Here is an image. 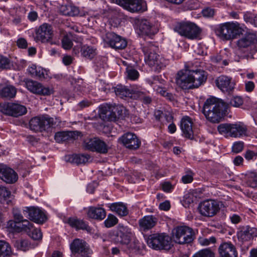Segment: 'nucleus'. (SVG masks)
Returning <instances> with one entry per match:
<instances>
[{
  "label": "nucleus",
  "instance_id": "f257e3e1",
  "mask_svg": "<svg viewBox=\"0 0 257 257\" xmlns=\"http://www.w3.org/2000/svg\"><path fill=\"white\" fill-rule=\"evenodd\" d=\"M226 109V105L221 100L211 97L204 102L203 112L209 121L218 123L223 117Z\"/></svg>",
  "mask_w": 257,
  "mask_h": 257
},
{
  "label": "nucleus",
  "instance_id": "f03ea898",
  "mask_svg": "<svg viewBox=\"0 0 257 257\" xmlns=\"http://www.w3.org/2000/svg\"><path fill=\"white\" fill-rule=\"evenodd\" d=\"M142 49L145 56L146 62L152 70L160 72L166 67L168 63L167 60L156 53L157 47L152 44H147L144 46Z\"/></svg>",
  "mask_w": 257,
  "mask_h": 257
},
{
  "label": "nucleus",
  "instance_id": "7ed1b4c3",
  "mask_svg": "<svg viewBox=\"0 0 257 257\" xmlns=\"http://www.w3.org/2000/svg\"><path fill=\"white\" fill-rule=\"evenodd\" d=\"M243 30L237 22H226L221 24L215 29L217 36L222 39L229 40L235 39L242 34Z\"/></svg>",
  "mask_w": 257,
  "mask_h": 257
},
{
  "label": "nucleus",
  "instance_id": "20e7f679",
  "mask_svg": "<svg viewBox=\"0 0 257 257\" xmlns=\"http://www.w3.org/2000/svg\"><path fill=\"white\" fill-rule=\"evenodd\" d=\"M219 133L226 137L240 138L246 136L247 128L241 122L221 123L217 126Z\"/></svg>",
  "mask_w": 257,
  "mask_h": 257
},
{
  "label": "nucleus",
  "instance_id": "39448f33",
  "mask_svg": "<svg viewBox=\"0 0 257 257\" xmlns=\"http://www.w3.org/2000/svg\"><path fill=\"white\" fill-rule=\"evenodd\" d=\"M55 124L54 118L47 114L34 117L29 122L30 128L35 132H49Z\"/></svg>",
  "mask_w": 257,
  "mask_h": 257
},
{
  "label": "nucleus",
  "instance_id": "423d86ee",
  "mask_svg": "<svg viewBox=\"0 0 257 257\" xmlns=\"http://www.w3.org/2000/svg\"><path fill=\"white\" fill-rule=\"evenodd\" d=\"M174 30L181 36L190 40L199 38L201 32V30L196 24L191 22L178 23Z\"/></svg>",
  "mask_w": 257,
  "mask_h": 257
},
{
  "label": "nucleus",
  "instance_id": "0eeeda50",
  "mask_svg": "<svg viewBox=\"0 0 257 257\" xmlns=\"http://www.w3.org/2000/svg\"><path fill=\"white\" fill-rule=\"evenodd\" d=\"M147 242L150 247L156 250L169 249L171 245L170 237L164 233L151 234Z\"/></svg>",
  "mask_w": 257,
  "mask_h": 257
},
{
  "label": "nucleus",
  "instance_id": "6e6552de",
  "mask_svg": "<svg viewBox=\"0 0 257 257\" xmlns=\"http://www.w3.org/2000/svg\"><path fill=\"white\" fill-rule=\"evenodd\" d=\"M173 238L175 242L179 244L189 243L194 239V232L188 226H177L173 231Z\"/></svg>",
  "mask_w": 257,
  "mask_h": 257
},
{
  "label": "nucleus",
  "instance_id": "1a4fd4ad",
  "mask_svg": "<svg viewBox=\"0 0 257 257\" xmlns=\"http://www.w3.org/2000/svg\"><path fill=\"white\" fill-rule=\"evenodd\" d=\"M132 233L131 229L127 226L119 225L117 230L111 235L112 241L116 244L126 246L132 248L131 241Z\"/></svg>",
  "mask_w": 257,
  "mask_h": 257
},
{
  "label": "nucleus",
  "instance_id": "9d476101",
  "mask_svg": "<svg viewBox=\"0 0 257 257\" xmlns=\"http://www.w3.org/2000/svg\"><path fill=\"white\" fill-rule=\"evenodd\" d=\"M25 86L31 93L43 96H48L53 93V89L44 85L41 83L32 79L24 81Z\"/></svg>",
  "mask_w": 257,
  "mask_h": 257
},
{
  "label": "nucleus",
  "instance_id": "9b49d317",
  "mask_svg": "<svg viewBox=\"0 0 257 257\" xmlns=\"http://www.w3.org/2000/svg\"><path fill=\"white\" fill-rule=\"evenodd\" d=\"M83 147L86 150L100 154H106L109 149L108 145L99 138L85 139Z\"/></svg>",
  "mask_w": 257,
  "mask_h": 257
},
{
  "label": "nucleus",
  "instance_id": "f8f14e48",
  "mask_svg": "<svg viewBox=\"0 0 257 257\" xmlns=\"http://www.w3.org/2000/svg\"><path fill=\"white\" fill-rule=\"evenodd\" d=\"M0 111L8 115L18 117L25 114L27 112V108L19 104L5 103L0 104Z\"/></svg>",
  "mask_w": 257,
  "mask_h": 257
},
{
  "label": "nucleus",
  "instance_id": "ddd939ff",
  "mask_svg": "<svg viewBox=\"0 0 257 257\" xmlns=\"http://www.w3.org/2000/svg\"><path fill=\"white\" fill-rule=\"evenodd\" d=\"M23 213L31 220L37 223H43L47 219L45 212L37 207H25Z\"/></svg>",
  "mask_w": 257,
  "mask_h": 257
},
{
  "label": "nucleus",
  "instance_id": "4468645a",
  "mask_svg": "<svg viewBox=\"0 0 257 257\" xmlns=\"http://www.w3.org/2000/svg\"><path fill=\"white\" fill-rule=\"evenodd\" d=\"M220 209L219 203L213 200H207L199 205V210L200 214L206 217H212Z\"/></svg>",
  "mask_w": 257,
  "mask_h": 257
},
{
  "label": "nucleus",
  "instance_id": "2eb2a0df",
  "mask_svg": "<svg viewBox=\"0 0 257 257\" xmlns=\"http://www.w3.org/2000/svg\"><path fill=\"white\" fill-rule=\"evenodd\" d=\"M70 248L72 254H78L80 257H86L92 253L89 245L84 240L76 238L73 240L70 245Z\"/></svg>",
  "mask_w": 257,
  "mask_h": 257
},
{
  "label": "nucleus",
  "instance_id": "dca6fc26",
  "mask_svg": "<svg viewBox=\"0 0 257 257\" xmlns=\"http://www.w3.org/2000/svg\"><path fill=\"white\" fill-rule=\"evenodd\" d=\"M104 41L111 48L122 50L127 46V41L121 37L113 32H107L103 38Z\"/></svg>",
  "mask_w": 257,
  "mask_h": 257
},
{
  "label": "nucleus",
  "instance_id": "f3484780",
  "mask_svg": "<svg viewBox=\"0 0 257 257\" xmlns=\"http://www.w3.org/2000/svg\"><path fill=\"white\" fill-rule=\"evenodd\" d=\"M118 142L126 148L131 150L138 149L141 144V141L136 135L132 133H127L123 134L119 138Z\"/></svg>",
  "mask_w": 257,
  "mask_h": 257
},
{
  "label": "nucleus",
  "instance_id": "a211bd4d",
  "mask_svg": "<svg viewBox=\"0 0 257 257\" xmlns=\"http://www.w3.org/2000/svg\"><path fill=\"white\" fill-rule=\"evenodd\" d=\"M53 35V30L50 25L44 23L36 31L35 40L37 42L45 43L48 42Z\"/></svg>",
  "mask_w": 257,
  "mask_h": 257
},
{
  "label": "nucleus",
  "instance_id": "6ab92c4d",
  "mask_svg": "<svg viewBox=\"0 0 257 257\" xmlns=\"http://www.w3.org/2000/svg\"><path fill=\"white\" fill-rule=\"evenodd\" d=\"M177 85L183 89L193 88L189 70L185 69L179 71L176 78Z\"/></svg>",
  "mask_w": 257,
  "mask_h": 257
},
{
  "label": "nucleus",
  "instance_id": "aec40b11",
  "mask_svg": "<svg viewBox=\"0 0 257 257\" xmlns=\"http://www.w3.org/2000/svg\"><path fill=\"white\" fill-rule=\"evenodd\" d=\"M17 174L12 169L6 165H0V178L7 183L12 184L17 181Z\"/></svg>",
  "mask_w": 257,
  "mask_h": 257
},
{
  "label": "nucleus",
  "instance_id": "412c9836",
  "mask_svg": "<svg viewBox=\"0 0 257 257\" xmlns=\"http://www.w3.org/2000/svg\"><path fill=\"white\" fill-rule=\"evenodd\" d=\"M217 87L222 92H229L234 88V83L232 78L225 75H221L215 80Z\"/></svg>",
  "mask_w": 257,
  "mask_h": 257
},
{
  "label": "nucleus",
  "instance_id": "4be33fe9",
  "mask_svg": "<svg viewBox=\"0 0 257 257\" xmlns=\"http://www.w3.org/2000/svg\"><path fill=\"white\" fill-rule=\"evenodd\" d=\"M256 236V229L249 226H243L239 228V230L237 232L238 239L242 242L249 241Z\"/></svg>",
  "mask_w": 257,
  "mask_h": 257
},
{
  "label": "nucleus",
  "instance_id": "5701e85b",
  "mask_svg": "<svg viewBox=\"0 0 257 257\" xmlns=\"http://www.w3.org/2000/svg\"><path fill=\"white\" fill-rule=\"evenodd\" d=\"M189 73L193 88L201 85L207 79L206 72L201 69L189 70Z\"/></svg>",
  "mask_w": 257,
  "mask_h": 257
},
{
  "label": "nucleus",
  "instance_id": "b1692460",
  "mask_svg": "<svg viewBox=\"0 0 257 257\" xmlns=\"http://www.w3.org/2000/svg\"><path fill=\"white\" fill-rule=\"evenodd\" d=\"M220 257H237V251L235 246L230 242L221 243L218 248Z\"/></svg>",
  "mask_w": 257,
  "mask_h": 257
},
{
  "label": "nucleus",
  "instance_id": "393cba45",
  "mask_svg": "<svg viewBox=\"0 0 257 257\" xmlns=\"http://www.w3.org/2000/svg\"><path fill=\"white\" fill-rule=\"evenodd\" d=\"M193 122L191 118L188 116H184L180 121V127L183 136L189 139H193V131L192 128Z\"/></svg>",
  "mask_w": 257,
  "mask_h": 257
},
{
  "label": "nucleus",
  "instance_id": "a878e982",
  "mask_svg": "<svg viewBox=\"0 0 257 257\" xmlns=\"http://www.w3.org/2000/svg\"><path fill=\"white\" fill-rule=\"evenodd\" d=\"M124 9L132 12L145 11L147 10V5L144 0H125Z\"/></svg>",
  "mask_w": 257,
  "mask_h": 257
},
{
  "label": "nucleus",
  "instance_id": "bb28decb",
  "mask_svg": "<svg viewBox=\"0 0 257 257\" xmlns=\"http://www.w3.org/2000/svg\"><path fill=\"white\" fill-rule=\"evenodd\" d=\"M80 134V133L76 131L58 132L55 134V140L59 143L76 140Z\"/></svg>",
  "mask_w": 257,
  "mask_h": 257
},
{
  "label": "nucleus",
  "instance_id": "cd10ccee",
  "mask_svg": "<svg viewBox=\"0 0 257 257\" xmlns=\"http://www.w3.org/2000/svg\"><path fill=\"white\" fill-rule=\"evenodd\" d=\"M99 114L104 120H114L115 114L112 111L111 106L108 104H103L99 107Z\"/></svg>",
  "mask_w": 257,
  "mask_h": 257
},
{
  "label": "nucleus",
  "instance_id": "c85d7f7f",
  "mask_svg": "<svg viewBox=\"0 0 257 257\" xmlns=\"http://www.w3.org/2000/svg\"><path fill=\"white\" fill-rule=\"evenodd\" d=\"M257 43V35L254 33H248L245 35L237 42L239 48H246Z\"/></svg>",
  "mask_w": 257,
  "mask_h": 257
},
{
  "label": "nucleus",
  "instance_id": "c756f323",
  "mask_svg": "<svg viewBox=\"0 0 257 257\" xmlns=\"http://www.w3.org/2000/svg\"><path fill=\"white\" fill-rule=\"evenodd\" d=\"M157 219L153 215H147L139 220L140 229L147 231L152 228L156 224Z\"/></svg>",
  "mask_w": 257,
  "mask_h": 257
},
{
  "label": "nucleus",
  "instance_id": "7c9ffc66",
  "mask_svg": "<svg viewBox=\"0 0 257 257\" xmlns=\"http://www.w3.org/2000/svg\"><path fill=\"white\" fill-rule=\"evenodd\" d=\"M88 217L101 220L106 216V212L104 209L101 207H89L87 211Z\"/></svg>",
  "mask_w": 257,
  "mask_h": 257
},
{
  "label": "nucleus",
  "instance_id": "2f4dec72",
  "mask_svg": "<svg viewBox=\"0 0 257 257\" xmlns=\"http://www.w3.org/2000/svg\"><path fill=\"white\" fill-rule=\"evenodd\" d=\"M27 71L32 77L39 79H45L47 75L45 69L34 64L29 66Z\"/></svg>",
  "mask_w": 257,
  "mask_h": 257
},
{
  "label": "nucleus",
  "instance_id": "473e14b6",
  "mask_svg": "<svg viewBox=\"0 0 257 257\" xmlns=\"http://www.w3.org/2000/svg\"><path fill=\"white\" fill-rule=\"evenodd\" d=\"M17 89L12 85L0 84V96L8 99L15 97Z\"/></svg>",
  "mask_w": 257,
  "mask_h": 257
},
{
  "label": "nucleus",
  "instance_id": "72a5a7b5",
  "mask_svg": "<svg viewBox=\"0 0 257 257\" xmlns=\"http://www.w3.org/2000/svg\"><path fill=\"white\" fill-rule=\"evenodd\" d=\"M90 157L88 154H73L65 156V160L71 163L77 165L85 164L88 162Z\"/></svg>",
  "mask_w": 257,
  "mask_h": 257
},
{
  "label": "nucleus",
  "instance_id": "f704fd0d",
  "mask_svg": "<svg viewBox=\"0 0 257 257\" xmlns=\"http://www.w3.org/2000/svg\"><path fill=\"white\" fill-rule=\"evenodd\" d=\"M139 28L143 34L147 35H154L157 32L155 27L146 19L139 21Z\"/></svg>",
  "mask_w": 257,
  "mask_h": 257
},
{
  "label": "nucleus",
  "instance_id": "c9c22d12",
  "mask_svg": "<svg viewBox=\"0 0 257 257\" xmlns=\"http://www.w3.org/2000/svg\"><path fill=\"white\" fill-rule=\"evenodd\" d=\"M12 227L17 232L25 231L27 233L33 229V223L27 219L22 220L20 222H14L11 224Z\"/></svg>",
  "mask_w": 257,
  "mask_h": 257
},
{
  "label": "nucleus",
  "instance_id": "e433bc0d",
  "mask_svg": "<svg viewBox=\"0 0 257 257\" xmlns=\"http://www.w3.org/2000/svg\"><path fill=\"white\" fill-rule=\"evenodd\" d=\"M110 209L115 212L119 216H126L128 213V210L125 204L122 202H115L109 205Z\"/></svg>",
  "mask_w": 257,
  "mask_h": 257
},
{
  "label": "nucleus",
  "instance_id": "4c0bfd02",
  "mask_svg": "<svg viewBox=\"0 0 257 257\" xmlns=\"http://www.w3.org/2000/svg\"><path fill=\"white\" fill-rule=\"evenodd\" d=\"M67 222L72 227L75 228L76 230H86L90 231L89 226L82 220L77 218L70 217L68 219Z\"/></svg>",
  "mask_w": 257,
  "mask_h": 257
},
{
  "label": "nucleus",
  "instance_id": "58836bf2",
  "mask_svg": "<svg viewBox=\"0 0 257 257\" xmlns=\"http://www.w3.org/2000/svg\"><path fill=\"white\" fill-rule=\"evenodd\" d=\"M147 83L151 85L157 93L164 88L165 81L159 76H154L146 79Z\"/></svg>",
  "mask_w": 257,
  "mask_h": 257
},
{
  "label": "nucleus",
  "instance_id": "ea45409f",
  "mask_svg": "<svg viewBox=\"0 0 257 257\" xmlns=\"http://www.w3.org/2000/svg\"><path fill=\"white\" fill-rule=\"evenodd\" d=\"M80 52L81 56L91 60L96 55L97 50L93 46L84 45L81 46Z\"/></svg>",
  "mask_w": 257,
  "mask_h": 257
},
{
  "label": "nucleus",
  "instance_id": "a19ab883",
  "mask_svg": "<svg viewBox=\"0 0 257 257\" xmlns=\"http://www.w3.org/2000/svg\"><path fill=\"white\" fill-rule=\"evenodd\" d=\"M79 9L71 5H62L60 8V12L63 15L76 16L79 14Z\"/></svg>",
  "mask_w": 257,
  "mask_h": 257
},
{
  "label": "nucleus",
  "instance_id": "79ce46f5",
  "mask_svg": "<svg viewBox=\"0 0 257 257\" xmlns=\"http://www.w3.org/2000/svg\"><path fill=\"white\" fill-rule=\"evenodd\" d=\"M244 183L247 187H257V173L253 172L247 173L244 177Z\"/></svg>",
  "mask_w": 257,
  "mask_h": 257
},
{
  "label": "nucleus",
  "instance_id": "37998d69",
  "mask_svg": "<svg viewBox=\"0 0 257 257\" xmlns=\"http://www.w3.org/2000/svg\"><path fill=\"white\" fill-rule=\"evenodd\" d=\"M12 199L11 191L4 186H0V202L2 204H9Z\"/></svg>",
  "mask_w": 257,
  "mask_h": 257
},
{
  "label": "nucleus",
  "instance_id": "c03bdc74",
  "mask_svg": "<svg viewBox=\"0 0 257 257\" xmlns=\"http://www.w3.org/2000/svg\"><path fill=\"white\" fill-rule=\"evenodd\" d=\"M12 250L9 243L0 240V257H11Z\"/></svg>",
  "mask_w": 257,
  "mask_h": 257
},
{
  "label": "nucleus",
  "instance_id": "a18cd8bd",
  "mask_svg": "<svg viewBox=\"0 0 257 257\" xmlns=\"http://www.w3.org/2000/svg\"><path fill=\"white\" fill-rule=\"evenodd\" d=\"M114 92L115 94L120 98L129 96L131 94L130 90L125 86L121 85H117L114 88Z\"/></svg>",
  "mask_w": 257,
  "mask_h": 257
},
{
  "label": "nucleus",
  "instance_id": "49530a36",
  "mask_svg": "<svg viewBox=\"0 0 257 257\" xmlns=\"http://www.w3.org/2000/svg\"><path fill=\"white\" fill-rule=\"evenodd\" d=\"M15 246L19 250L27 251L31 248L29 241L25 239L17 240L15 242Z\"/></svg>",
  "mask_w": 257,
  "mask_h": 257
},
{
  "label": "nucleus",
  "instance_id": "de8ad7c7",
  "mask_svg": "<svg viewBox=\"0 0 257 257\" xmlns=\"http://www.w3.org/2000/svg\"><path fill=\"white\" fill-rule=\"evenodd\" d=\"M211 61L214 64L221 66H226L228 65L227 60L223 59V57L220 54L212 56L211 57Z\"/></svg>",
  "mask_w": 257,
  "mask_h": 257
},
{
  "label": "nucleus",
  "instance_id": "09e8293b",
  "mask_svg": "<svg viewBox=\"0 0 257 257\" xmlns=\"http://www.w3.org/2000/svg\"><path fill=\"white\" fill-rule=\"evenodd\" d=\"M118 223V219L113 214H109L104 221V224L107 228L114 226Z\"/></svg>",
  "mask_w": 257,
  "mask_h": 257
},
{
  "label": "nucleus",
  "instance_id": "8fccbe9b",
  "mask_svg": "<svg viewBox=\"0 0 257 257\" xmlns=\"http://www.w3.org/2000/svg\"><path fill=\"white\" fill-rule=\"evenodd\" d=\"M127 77L132 80L137 79L139 76L138 71L131 66H128L126 68Z\"/></svg>",
  "mask_w": 257,
  "mask_h": 257
},
{
  "label": "nucleus",
  "instance_id": "3c124183",
  "mask_svg": "<svg viewBox=\"0 0 257 257\" xmlns=\"http://www.w3.org/2000/svg\"><path fill=\"white\" fill-rule=\"evenodd\" d=\"M192 257H215L214 252L209 248L202 249L195 253Z\"/></svg>",
  "mask_w": 257,
  "mask_h": 257
},
{
  "label": "nucleus",
  "instance_id": "603ef678",
  "mask_svg": "<svg viewBox=\"0 0 257 257\" xmlns=\"http://www.w3.org/2000/svg\"><path fill=\"white\" fill-rule=\"evenodd\" d=\"M28 234L34 240H39L42 238V233L39 228H35L33 226V229Z\"/></svg>",
  "mask_w": 257,
  "mask_h": 257
},
{
  "label": "nucleus",
  "instance_id": "864d4df0",
  "mask_svg": "<svg viewBox=\"0 0 257 257\" xmlns=\"http://www.w3.org/2000/svg\"><path fill=\"white\" fill-rule=\"evenodd\" d=\"M198 241L201 245L207 246L216 242V238L214 236L210 237L208 238L199 237Z\"/></svg>",
  "mask_w": 257,
  "mask_h": 257
},
{
  "label": "nucleus",
  "instance_id": "5fc2aeb1",
  "mask_svg": "<svg viewBox=\"0 0 257 257\" xmlns=\"http://www.w3.org/2000/svg\"><path fill=\"white\" fill-rule=\"evenodd\" d=\"M257 156V147L254 150H247L244 154L245 159L248 161L255 158Z\"/></svg>",
  "mask_w": 257,
  "mask_h": 257
},
{
  "label": "nucleus",
  "instance_id": "6e6d98bb",
  "mask_svg": "<svg viewBox=\"0 0 257 257\" xmlns=\"http://www.w3.org/2000/svg\"><path fill=\"white\" fill-rule=\"evenodd\" d=\"M62 44L64 49H70L72 47L73 43L70 38L68 35H65L62 40Z\"/></svg>",
  "mask_w": 257,
  "mask_h": 257
},
{
  "label": "nucleus",
  "instance_id": "4d7b16f0",
  "mask_svg": "<svg viewBox=\"0 0 257 257\" xmlns=\"http://www.w3.org/2000/svg\"><path fill=\"white\" fill-rule=\"evenodd\" d=\"M10 61L6 57L0 55V69H7L10 68Z\"/></svg>",
  "mask_w": 257,
  "mask_h": 257
},
{
  "label": "nucleus",
  "instance_id": "13d9d810",
  "mask_svg": "<svg viewBox=\"0 0 257 257\" xmlns=\"http://www.w3.org/2000/svg\"><path fill=\"white\" fill-rule=\"evenodd\" d=\"M136 94L138 98L141 99L145 104H149L152 101L151 98L149 96L146 95L143 92L138 91Z\"/></svg>",
  "mask_w": 257,
  "mask_h": 257
},
{
  "label": "nucleus",
  "instance_id": "bf43d9fd",
  "mask_svg": "<svg viewBox=\"0 0 257 257\" xmlns=\"http://www.w3.org/2000/svg\"><path fill=\"white\" fill-rule=\"evenodd\" d=\"M244 144L241 141H238L234 143L232 146V151L235 153L241 152L243 149Z\"/></svg>",
  "mask_w": 257,
  "mask_h": 257
},
{
  "label": "nucleus",
  "instance_id": "052dcab7",
  "mask_svg": "<svg viewBox=\"0 0 257 257\" xmlns=\"http://www.w3.org/2000/svg\"><path fill=\"white\" fill-rule=\"evenodd\" d=\"M230 105L234 107H239L243 104L242 99L239 96H234L229 102Z\"/></svg>",
  "mask_w": 257,
  "mask_h": 257
},
{
  "label": "nucleus",
  "instance_id": "680f3d73",
  "mask_svg": "<svg viewBox=\"0 0 257 257\" xmlns=\"http://www.w3.org/2000/svg\"><path fill=\"white\" fill-rule=\"evenodd\" d=\"M158 114H156V117L159 119H162L163 117H165L167 121H170L172 119V115L170 114H165L160 111H158Z\"/></svg>",
  "mask_w": 257,
  "mask_h": 257
},
{
  "label": "nucleus",
  "instance_id": "e2e57ef3",
  "mask_svg": "<svg viewBox=\"0 0 257 257\" xmlns=\"http://www.w3.org/2000/svg\"><path fill=\"white\" fill-rule=\"evenodd\" d=\"M255 15L251 13H246L244 15V20L245 22L254 25Z\"/></svg>",
  "mask_w": 257,
  "mask_h": 257
},
{
  "label": "nucleus",
  "instance_id": "0e129e2a",
  "mask_svg": "<svg viewBox=\"0 0 257 257\" xmlns=\"http://www.w3.org/2000/svg\"><path fill=\"white\" fill-rule=\"evenodd\" d=\"M13 214L14 216V219L15 220V221L14 222H22V220H23L24 219L23 218V215L17 209H14L13 210Z\"/></svg>",
  "mask_w": 257,
  "mask_h": 257
},
{
  "label": "nucleus",
  "instance_id": "69168bd1",
  "mask_svg": "<svg viewBox=\"0 0 257 257\" xmlns=\"http://www.w3.org/2000/svg\"><path fill=\"white\" fill-rule=\"evenodd\" d=\"M245 89L247 92H251L253 90L255 85L253 82L251 81H245Z\"/></svg>",
  "mask_w": 257,
  "mask_h": 257
},
{
  "label": "nucleus",
  "instance_id": "338daca9",
  "mask_svg": "<svg viewBox=\"0 0 257 257\" xmlns=\"http://www.w3.org/2000/svg\"><path fill=\"white\" fill-rule=\"evenodd\" d=\"M159 93H160L161 95L166 97L167 99L170 100H172L174 99L173 95L171 93L168 92L165 88H163L162 90H160Z\"/></svg>",
  "mask_w": 257,
  "mask_h": 257
},
{
  "label": "nucleus",
  "instance_id": "774afa93",
  "mask_svg": "<svg viewBox=\"0 0 257 257\" xmlns=\"http://www.w3.org/2000/svg\"><path fill=\"white\" fill-rule=\"evenodd\" d=\"M17 44L19 48L22 49L26 48L28 46L27 41L24 38H20L17 40Z\"/></svg>",
  "mask_w": 257,
  "mask_h": 257
}]
</instances>
